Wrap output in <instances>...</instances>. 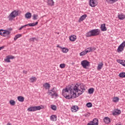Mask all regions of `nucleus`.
I'll list each match as a JSON object with an SVG mask.
<instances>
[{"label": "nucleus", "instance_id": "nucleus-1", "mask_svg": "<svg viewBox=\"0 0 125 125\" xmlns=\"http://www.w3.org/2000/svg\"><path fill=\"white\" fill-rule=\"evenodd\" d=\"M79 84H76L74 86H71L68 88H65L62 90V95L66 99H72V98H76L82 95L81 93H79L78 89Z\"/></svg>", "mask_w": 125, "mask_h": 125}, {"label": "nucleus", "instance_id": "nucleus-2", "mask_svg": "<svg viewBox=\"0 0 125 125\" xmlns=\"http://www.w3.org/2000/svg\"><path fill=\"white\" fill-rule=\"evenodd\" d=\"M99 35H100V29H92L87 33L86 37L87 38H89V37H95L96 36H99Z\"/></svg>", "mask_w": 125, "mask_h": 125}, {"label": "nucleus", "instance_id": "nucleus-3", "mask_svg": "<svg viewBox=\"0 0 125 125\" xmlns=\"http://www.w3.org/2000/svg\"><path fill=\"white\" fill-rule=\"evenodd\" d=\"M47 94L49 96H55V97H57L58 96V94L57 93V91H56V89L55 88H53L51 90H48L47 92Z\"/></svg>", "mask_w": 125, "mask_h": 125}, {"label": "nucleus", "instance_id": "nucleus-4", "mask_svg": "<svg viewBox=\"0 0 125 125\" xmlns=\"http://www.w3.org/2000/svg\"><path fill=\"white\" fill-rule=\"evenodd\" d=\"M18 15V11H13L8 17L9 21H11L13 19L15 18Z\"/></svg>", "mask_w": 125, "mask_h": 125}, {"label": "nucleus", "instance_id": "nucleus-5", "mask_svg": "<svg viewBox=\"0 0 125 125\" xmlns=\"http://www.w3.org/2000/svg\"><path fill=\"white\" fill-rule=\"evenodd\" d=\"M81 65L84 69H86L87 67H89L90 66V62L87 60H83L81 62Z\"/></svg>", "mask_w": 125, "mask_h": 125}, {"label": "nucleus", "instance_id": "nucleus-6", "mask_svg": "<svg viewBox=\"0 0 125 125\" xmlns=\"http://www.w3.org/2000/svg\"><path fill=\"white\" fill-rule=\"evenodd\" d=\"M42 108L40 106H31L30 107H29L28 108V111L29 112H35V111H38V110H41Z\"/></svg>", "mask_w": 125, "mask_h": 125}, {"label": "nucleus", "instance_id": "nucleus-7", "mask_svg": "<svg viewBox=\"0 0 125 125\" xmlns=\"http://www.w3.org/2000/svg\"><path fill=\"white\" fill-rule=\"evenodd\" d=\"M98 4V1L97 0H90L89 5L91 7H95Z\"/></svg>", "mask_w": 125, "mask_h": 125}, {"label": "nucleus", "instance_id": "nucleus-8", "mask_svg": "<svg viewBox=\"0 0 125 125\" xmlns=\"http://www.w3.org/2000/svg\"><path fill=\"white\" fill-rule=\"evenodd\" d=\"M80 87L81 90L79 89V86H78V93H82V94L83 92H84V91H85V86L83 84H80Z\"/></svg>", "mask_w": 125, "mask_h": 125}, {"label": "nucleus", "instance_id": "nucleus-9", "mask_svg": "<svg viewBox=\"0 0 125 125\" xmlns=\"http://www.w3.org/2000/svg\"><path fill=\"white\" fill-rule=\"evenodd\" d=\"M101 30L102 31V32H105L107 31V28L106 27V24L105 23L101 24Z\"/></svg>", "mask_w": 125, "mask_h": 125}, {"label": "nucleus", "instance_id": "nucleus-10", "mask_svg": "<svg viewBox=\"0 0 125 125\" xmlns=\"http://www.w3.org/2000/svg\"><path fill=\"white\" fill-rule=\"evenodd\" d=\"M43 86L45 89H48L49 90L50 88V84L48 83H46L43 84Z\"/></svg>", "mask_w": 125, "mask_h": 125}, {"label": "nucleus", "instance_id": "nucleus-11", "mask_svg": "<svg viewBox=\"0 0 125 125\" xmlns=\"http://www.w3.org/2000/svg\"><path fill=\"white\" fill-rule=\"evenodd\" d=\"M121 113H122V111H121V110L116 109L114 112H113L112 114L114 116H119V115H120Z\"/></svg>", "mask_w": 125, "mask_h": 125}, {"label": "nucleus", "instance_id": "nucleus-12", "mask_svg": "<svg viewBox=\"0 0 125 125\" xmlns=\"http://www.w3.org/2000/svg\"><path fill=\"white\" fill-rule=\"evenodd\" d=\"M104 122L105 124H110L111 123V119L108 117H106L104 119Z\"/></svg>", "mask_w": 125, "mask_h": 125}, {"label": "nucleus", "instance_id": "nucleus-13", "mask_svg": "<svg viewBox=\"0 0 125 125\" xmlns=\"http://www.w3.org/2000/svg\"><path fill=\"white\" fill-rule=\"evenodd\" d=\"M79 110V107L77 105H74L71 108L72 112H77Z\"/></svg>", "mask_w": 125, "mask_h": 125}, {"label": "nucleus", "instance_id": "nucleus-14", "mask_svg": "<svg viewBox=\"0 0 125 125\" xmlns=\"http://www.w3.org/2000/svg\"><path fill=\"white\" fill-rule=\"evenodd\" d=\"M70 41L71 42H75L77 40V36L75 35H72L69 38Z\"/></svg>", "mask_w": 125, "mask_h": 125}, {"label": "nucleus", "instance_id": "nucleus-15", "mask_svg": "<svg viewBox=\"0 0 125 125\" xmlns=\"http://www.w3.org/2000/svg\"><path fill=\"white\" fill-rule=\"evenodd\" d=\"M48 5L53 6L54 5V1L53 0H48L47 1Z\"/></svg>", "mask_w": 125, "mask_h": 125}, {"label": "nucleus", "instance_id": "nucleus-16", "mask_svg": "<svg viewBox=\"0 0 125 125\" xmlns=\"http://www.w3.org/2000/svg\"><path fill=\"white\" fill-rule=\"evenodd\" d=\"M87 17V16L85 14L83 15L80 18V19L79 20V22H82V21H83V20H84V19H85V18H86Z\"/></svg>", "mask_w": 125, "mask_h": 125}, {"label": "nucleus", "instance_id": "nucleus-17", "mask_svg": "<svg viewBox=\"0 0 125 125\" xmlns=\"http://www.w3.org/2000/svg\"><path fill=\"white\" fill-rule=\"evenodd\" d=\"M118 17L120 20H124V19L125 18V16L124 15V14H121L118 15Z\"/></svg>", "mask_w": 125, "mask_h": 125}, {"label": "nucleus", "instance_id": "nucleus-18", "mask_svg": "<svg viewBox=\"0 0 125 125\" xmlns=\"http://www.w3.org/2000/svg\"><path fill=\"white\" fill-rule=\"evenodd\" d=\"M103 67V62H101L99 64H98V67H97V70L98 71H100L102 69V67Z\"/></svg>", "mask_w": 125, "mask_h": 125}, {"label": "nucleus", "instance_id": "nucleus-19", "mask_svg": "<svg viewBox=\"0 0 125 125\" xmlns=\"http://www.w3.org/2000/svg\"><path fill=\"white\" fill-rule=\"evenodd\" d=\"M25 18H27V19H30L31 17H32V14L30 12H27L25 15Z\"/></svg>", "mask_w": 125, "mask_h": 125}, {"label": "nucleus", "instance_id": "nucleus-20", "mask_svg": "<svg viewBox=\"0 0 125 125\" xmlns=\"http://www.w3.org/2000/svg\"><path fill=\"white\" fill-rule=\"evenodd\" d=\"M10 35V31L7 30H4L3 34V37H6V36H9Z\"/></svg>", "mask_w": 125, "mask_h": 125}, {"label": "nucleus", "instance_id": "nucleus-21", "mask_svg": "<svg viewBox=\"0 0 125 125\" xmlns=\"http://www.w3.org/2000/svg\"><path fill=\"white\" fill-rule=\"evenodd\" d=\"M91 122H92V124L94 125H98V119L95 118L93 121H91Z\"/></svg>", "mask_w": 125, "mask_h": 125}, {"label": "nucleus", "instance_id": "nucleus-22", "mask_svg": "<svg viewBox=\"0 0 125 125\" xmlns=\"http://www.w3.org/2000/svg\"><path fill=\"white\" fill-rule=\"evenodd\" d=\"M124 48H123L121 46L119 45L117 49V52H118V53H121V52L124 51Z\"/></svg>", "mask_w": 125, "mask_h": 125}, {"label": "nucleus", "instance_id": "nucleus-23", "mask_svg": "<svg viewBox=\"0 0 125 125\" xmlns=\"http://www.w3.org/2000/svg\"><path fill=\"white\" fill-rule=\"evenodd\" d=\"M24 98L22 96H20L18 97V100L20 101V102H24Z\"/></svg>", "mask_w": 125, "mask_h": 125}, {"label": "nucleus", "instance_id": "nucleus-24", "mask_svg": "<svg viewBox=\"0 0 125 125\" xmlns=\"http://www.w3.org/2000/svg\"><path fill=\"white\" fill-rule=\"evenodd\" d=\"M117 62H118V63H120V64H121V65H122L123 66H124V67H125V60H119Z\"/></svg>", "mask_w": 125, "mask_h": 125}, {"label": "nucleus", "instance_id": "nucleus-25", "mask_svg": "<svg viewBox=\"0 0 125 125\" xmlns=\"http://www.w3.org/2000/svg\"><path fill=\"white\" fill-rule=\"evenodd\" d=\"M57 117H56V115H52L50 117V120L51 121H53V122H55L56 121Z\"/></svg>", "mask_w": 125, "mask_h": 125}, {"label": "nucleus", "instance_id": "nucleus-26", "mask_svg": "<svg viewBox=\"0 0 125 125\" xmlns=\"http://www.w3.org/2000/svg\"><path fill=\"white\" fill-rule=\"evenodd\" d=\"M22 37V34H17L16 35L14 38V41H17L18 39H19V38H21Z\"/></svg>", "mask_w": 125, "mask_h": 125}, {"label": "nucleus", "instance_id": "nucleus-27", "mask_svg": "<svg viewBox=\"0 0 125 125\" xmlns=\"http://www.w3.org/2000/svg\"><path fill=\"white\" fill-rule=\"evenodd\" d=\"M31 83H35L37 81V78L36 77H32L30 78Z\"/></svg>", "mask_w": 125, "mask_h": 125}, {"label": "nucleus", "instance_id": "nucleus-28", "mask_svg": "<svg viewBox=\"0 0 125 125\" xmlns=\"http://www.w3.org/2000/svg\"><path fill=\"white\" fill-rule=\"evenodd\" d=\"M62 52L63 53H67V52L69 51V49H68V48H67L63 47V48H62Z\"/></svg>", "mask_w": 125, "mask_h": 125}, {"label": "nucleus", "instance_id": "nucleus-29", "mask_svg": "<svg viewBox=\"0 0 125 125\" xmlns=\"http://www.w3.org/2000/svg\"><path fill=\"white\" fill-rule=\"evenodd\" d=\"M87 52H88V51L85 50L84 51L80 53V56H83L84 55H85V54L87 53Z\"/></svg>", "mask_w": 125, "mask_h": 125}, {"label": "nucleus", "instance_id": "nucleus-30", "mask_svg": "<svg viewBox=\"0 0 125 125\" xmlns=\"http://www.w3.org/2000/svg\"><path fill=\"white\" fill-rule=\"evenodd\" d=\"M93 92H94V88H91L89 89L88 93H89V94H92V93H93Z\"/></svg>", "mask_w": 125, "mask_h": 125}, {"label": "nucleus", "instance_id": "nucleus-31", "mask_svg": "<svg viewBox=\"0 0 125 125\" xmlns=\"http://www.w3.org/2000/svg\"><path fill=\"white\" fill-rule=\"evenodd\" d=\"M119 100H120V99L118 97H114L113 99V102H116V103L119 102Z\"/></svg>", "mask_w": 125, "mask_h": 125}, {"label": "nucleus", "instance_id": "nucleus-32", "mask_svg": "<svg viewBox=\"0 0 125 125\" xmlns=\"http://www.w3.org/2000/svg\"><path fill=\"white\" fill-rule=\"evenodd\" d=\"M39 16L37 14H34L33 16V20H37Z\"/></svg>", "mask_w": 125, "mask_h": 125}, {"label": "nucleus", "instance_id": "nucleus-33", "mask_svg": "<svg viewBox=\"0 0 125 125\" xmlns=\"http://www.w3.org/2000/svg\"><path fill=\"white\" fill-rule=\"evenodd\" d=\"M120 78H125V72H122L119 74Z\"/></svg>", "mask_w": 125, "mask_h": 125}, {"label": "nucleus", "instance_id": "nucleus-34", "mask_svg": "<svg viewBox=\"0 0 125 125\" xmlns=\"http://www.w3.org/2000/svg\"><path fill=\"white\" fill-rule=\"evenodd\" d=\"M15 101H14L13 100L10 101V104L12 106H14L15 105Z\"/></svg>", "mask_w": 125, "mask_h": 125}, {"label": "nucleus", "instance_id": "nucleus-35", "mask_svg": "<svg viewBox=\"0 0 125 125\" xmlns=\"http://www.w3.org/2000/svg\"><path fill=\"white\" fill-rule=\"evenodd\" d=\"M86 106H87L88 108H90L91 107H92V104H91V103H88L86 104Z\"/></svg>", "mask_w": 125, "mask_h": 125}, {"label": "nucleus", "instance_id": "nucleus-36", "mask_svg": "<svg viewBox=\"0 0 125 125\" xmlns=\"http://www.w3.org/2000/svg\"><path fill=\"white\" fill-rule=\"evenodd\" d=\"M87 52V53H88L89 52H90L91 51H92V48L91 47L87 48L86 50H85Z\"/></svg>", "mask_w": 125, "mask_h": 125}, {"label": "nucleus", "instance_id": "nucleus-37", "mask_svg": "<svg viewBox=\"0 0 125 125\" xmlns=\"http://www.w3.org/2000/svg\"><path fill=\"white\" fill-rule=\"evenodd\" d=\"M119 46L122 47V48L125 49V41L123 42Z\"/></svg>", "mask_w": 125, "mask_h": 125}, {"label": "nucleus", "instance_id": "nucleus-38", "mask_svg": "<svg viewBox=\"0 0 125 125\" xmlns=\"http://www.w3.org/2000/svg\"><path fill=\"white\" fill-rule=\"evenodd\" d=\"M60 68H61L62 69H63V68H65V67H66V64H64V63H62L60 65Z\"/></svg>", "mask_w": 125, "mask_h": 125}, {"label": "nucleus", "instance_id": "nucleus-39", "mask_svg": "<svg viewBox=\"0 0 125 125\" xmlns=\"http://www.w3.org/2000/svg\"><path fill=\"white\" fill-rule=\"evenodd\" d=\"M51 109H52V110H54V111H56L57 107H56V106L53 105L51 106Z\"/></svg>", "mask_w": 125, "mask_h": 125}, {"label": "nucleus", "instance_id": "nucleus-40", "mask_svg": "<svg viewBox=\"0 0 125 125\" xmlns=\"http://www.w3.org/2000/svg\"><path fill=\"white\" fill-rule=\"evenodd\" d=\"M4 30L3 29L0 30V36H3Z\"/></svg>", "mask_w": 125, "mask_h": 125}, {"label": "nucleus", "instance_id": "nucleus-41", "mask_svg": "<svg viewBox=\"0 0 125 125\" xmlns=\"http://www.w3.org/2000/svg\"><path fill=\"white\" fill-rule=\"evenodd\" d=\"M39 23V22L36 21L35 23H32V27H34V26H37L38 24Z\"/></svg>", "mask_w": 125, "mask_h": 125}, {"label": "nucleus", "instance_id": "nucleus-42", "mask_svg": "<svg viewBox=\"0 0 125 125\" xmlns=\"http://www.w3.org/2000/svg\"><path fill=\"white\" fill-rule=\"evenodd\" d=\"M107 2L110 4L113 3V0H106Z\"/></svg>", "mask_w": 125, "mask_h": 125}, {"label": "nucleus", "instance_id": "nucleus-43", "mask_svg": "<svg viewBox=\"0 0 125 125\" xmlns=\"http://www.w3.org/2000/svg\"><path fill=\"white\" fill-rule=\"evenodd\" d=\"M5 61H6V62H7L8 63H9L10 62V58H8L5 59Z\"/></svg>", "mask_w": 125, "mask_h": 125}, {"label": "nucleus", "instance_id": "nucleus-44", "mask_svg": "<svg viewBox=\"0 0 125 125\" xmlns=\"http://www.w3.org/2000/svg\"><path fill=\"white\" fill-rule=\"evenodd\" d=\"M35 40H36V38H31L30 39V42H35Z\"/></svg>", "mask_w": 125, "mask_h": 125}, {"label": "nucleus", "instance_id": "nucleus-45", "mask_svg": "<svg viewBox=\"0 0 125 125\" xmlns=\"http://www.w3.org/2000/svg\"><path fill=\"white\" fill-rule=\"evenodd\" d=\"M87 125H94L92 122H91V121L90 122H89L87 124Z\"/></svg>", "mask_w": 125, "mask_h": 125}, {"label": "nucleus", "instance_id": "nucleus-46", "mask_svg": "<svg viewBox=\"0 0 125 125\" xmlns=\"http://www.w3.org/2000/svg\"><path fill=\"white\" fill-rule=\"evenodd\" d=\"M27 26H28V25L25 24V25H24L23 26H22L21 27L23 29V28H25V27H27Z\"/></svg>", "mask_w": 125, "mask_h": 125}, {"label": "nucleus", "instance_id": "nucleus-47", "mask_svg": "<svg viewBox=\"0 0 125 125\" xmlns=\"http://www.w3.org/2000/svg\"><path fill=\"white\" fill-rule=\"evenodd\" d=\"M23 74H27L28 73V71H27L26 70H23Z\"/></svg>", "mask_w": 125, "mask_h": 125}, {"label": "nucleus", "instance_id": "nucleus-48", "mask_svg": "<svg viewBox=\"0 0 125 125\" xmlns=\"http://www.w3.org/2000/svg\"><path fill=\"white\" fill-rule=\"evenodd\" d=\"M26 25H27V26H30V27H32V23H28V24H27Z\"/></svg>", "mask_w": 125, "mask_h": 125}, {"label": "nucleus", "instance_id": "nucleus-49", "mask_svg": "<svg viewBox=\"0 0 125 125\" xmlns=\"http://www.w3.org/2000/svg\"><path fill=\"white\" fill-rule=\"evenodd\" d=\"M4 48V47L2 46V47H0V50H1V49H3Z\"/></svg>", "mask_w": 125, "mask_h": 125}, {"label": "nucleus", "instance_id": "nucleus-50", "mask_svg": "<svg viewBox=\"0 0 125 125\" xmlns=\"http://www.w3.org/2000/svg\"><path fill=\"white\" fill-rule=\"evenodd\" d=\"M57 47H59V48H61V49L62 48V47L60 46L59 45H58L57 46Z\"/></svg>", "mask_w": 125, "mask_h": 125}, {"label": "nucleus", "instance_id": "nucleus-51", "mask_svg": "<svg viewBox=\"0 0 125 125\" xmlns=\"http://www.w3.org/2000/svg\"><path fill=\"white\" fill-rule=\"evenodd\" d=\"M112 1L114 3V2H116V1H118V0H112Z\"/></svg>", "mask_w": 125, "mask_h": 125}, {"label": "nucleus", "instance_id": "nucleus-52", "mask_svg": "<svg viewBox=\"0 0 125 125\" xmlns=\"http://www.w3.org/2000/svg\"><path fill=\"white\" fill-rule=\"evenodd\" d=\"M10 59H13V58H14V57H9Z\"/></svg>", "mask_w": 125, "mask_h": 125}, {"label": "nucleus", "instance_id": "nucleus-53", "mask_svg": "<svg viewBox=\"0 0 125 125\" xmlns=\"http://www.w3.org/2000/svg\"><path fill=\"white\" fill-rule=\"evenodd\" d=\"M6 125H11V124L10 123H8Z\"/></svg>", "mask_w": 125, "mask_h": 125}, {"label": "nucleus", "instance_id": "nucleus-54", "mask_svg": "<svg viewBox=\"0 0 125 125\" xmlns=\"http://www.w3.org/2000/svg\"><path fill=\"white\" fill-rule=\"evenodd\" d=\"M21 29H22V28L21 27L19 28V30H21Z\"/></svg>", "mask_w": 125, "mask_h": 125}, {"label": "nucleus", "instance_id": "nucleus-55", "mask_svg": "<svg viewBox=\"0 0 125 125\" xmlns=\"http://www.w3.org/2000/svg\"><path fill=\"white\" fill-rule=\"evenodd\" d=\"M9 30L10 31H11V30H12V29H11V28H9Z\"/></svg>", "mask_w": 125, "mask_h": 125}, {"label": "nucleus", "instance_id": "nucleus-56", "mask_svg": "<svg viewBox=\"0 0 125 125\" xmlns=\"http://www.w3.org/2000/svg\"><path fill=\"white\" fill-rule=\"evenodd\" d=\"M116 125H122L121 124H117Z\"/></svg>", "mask_w": 125, "mask_h": 125}, {"label": "nucleus", "instance_id": "nucleus-57", "mask_svg": "<svg viewBox=\"0 0 125 125\" xmlns=\"http://www.w3.org/2000/svg\"><path fill=\"white\" fill-rule=\"evenodd\" d=\"M85 116H86V117H87V115H86H86H85Z\"/></svg>", "mask_w": 125, "mask_h": 125}, {"label": "nucleus", "instance_id": "nucleus-58", "mask_svg": "<svg viewBox=\"0 0 125 125\" xmlns=\"http://www.w3.org/2000/svg\"><path fill=\"white\" fill-rule=\"evenodd\" d=\"M89 116V115H88V117Z\"/></svg>", "mask_w": 125, "mask_h": 125}]
</instances>
